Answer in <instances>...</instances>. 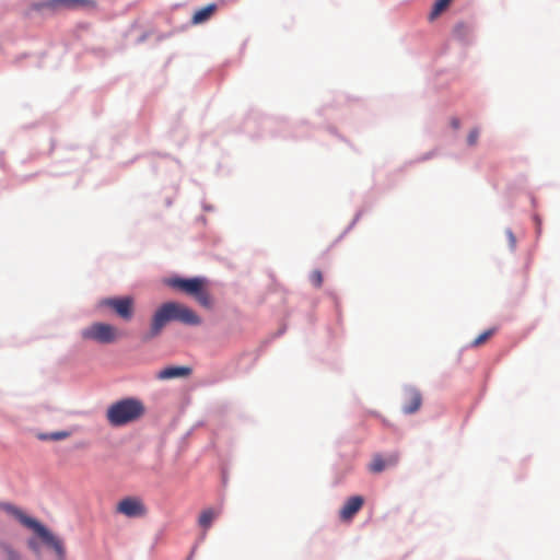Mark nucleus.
<instances>
[{"instance_id": "1", "label": "nucleus", "mask_w": 560, "mask_h": 560, "mask_svg": "<svg viewBox=\"0 0 560 560\" xmlns=\"http://www.w3.org/2000/svg\"><path fill=\"white\" fill-rule=\"evenodd\" d=\"M172 320H177L190 326L201 324V318L188 306L177 302H166L159 306L153 313L149 332L143 339L150 340L158 337Z\"/></svg>"}, {"instance_id": "2", "label": "nucleus", "mask_w": 560, "mask_h": 560, "mask_svg": "<svg viewBox=\"0 0 560 560\" xmlns=\"http://www.w3.org/2000/svg\"><path fill=\"white\" fill-rule=\"evenodd\" d=\"M144 415L143 404L135 398H125L112 404L106 412V419L113 427H122L137 421Z\"/></svg>"}, {"instance_id": "3", "label": "nucleus", "mask_w": 560, "mask_h": 560, "mask_svg": "<svg viewBox=\"0 0 560 560\" xmlns=\"http://www.w3.org/2000/svg\"><path fill=\"white\" fill-rule=\"evenodd\" d=\"M7 511L10 512L22 525L34 530L38 537L55 551L57 560H66V548L60 538L55 536L35 518L24 514L20 509L10 505L7 508Z\"/></svg>"}, {"instance_id": "4", "label": "nucleus", "mask_w": 560, "mask_h": 560, "mask_svg": "<svg viewBox=\"0 0 560 560\" xmlns=\"http://www.w3.org/2000/svg\"><path fill=\"white\" fill-rule=\"evenodd\" d=\"M165 284L170 288L184 292L192 298L203 307L211 308L213 300L206 287V279L203 278H180L172 277L165 280Z\"/></svg>"}, {"instance_id": "5", "label": "nucleus", "mask_w": 560, "mask_h": 560, "mask_svg": "<svg viewBox=\"0 0 560 560\" xmlns=\"http://www.w3.org/2000/svg\"><path fill=\"white\" fill-rule=\"evenodd\" d=\"M83 339L94 340L100 343H112L118 337L117 329L110 324L93 323L81 331Z\"/></svg>"}, {"instance_id": "6", "label": "nucleus", "mask_w": 560, "mask_h": 560, "mask_svg": "<svg viewBox=\"0 0 560 560\" xmlns=\"http://www.w3.org/2000/svg\"><path fill=\"white\" fill-rule=\"evenodd\" d=\"M100 306L110 308L124 320H130L135 312V300L131 296L106 298L100 301Z\"/></svg>"}, {"instance_id": "7", "label": "nucleus", "mask_w": 560, "mask_h": 560, "mask_svg": "<svg viewBox=\"0 0 560 560\" xmlns=\"http://www.w3.org/2000/svg\"><path fill=\"white\" fill-rule=\"evenodd\" d=\"M116 511L127 517H141L145 515L147 508L141 499L127 497L118 502Z\"/></svg>"}, {"instance_id": "8", "label": "nucleus", "mask_w": 560, "mask_h": 560, "mask_svg": "<svg viewBox=\"0 0 560 560\" xmlns=\"http://www.w3.org/2000/svg\"><path fill=\"white\" fill-rule=\"evenodd\" d=\"M79 7L95 8L96 2L94 0H47L38 5L39 9H48L51 11L75 9Z\"/></svg>"}, {"instance_id": "9", "label": "nucleus", "mask_w": 560, "mask_h": 560, "mask_svg": "<svg viewBox=\"0 0 560 560\" xmlns=\"http://www.w3.org/2000/svg\"><path fill=\"white\" fill-rule=\"evenodd\" d=\"M364 499L361 495L350 497L340 510V518L342 521H350L363 506Z\"/></svg>"}, {"instance_id": "10", "label": "nucleus", "mask_w": 560, "mask_h": 560, "mask_svg": "<svg viewBox=\"0 0 560 560\" xmlns=\"http://www.w3.org/2000/svg\"><path fill=\"white\" fill-rule=\"evenodd\" d=\"M422 404V397L418 389L409 388L405 393V402L402 406V411L405 413H413L419 410Z\"/></svg>"}, {"instance_id": "11", "label": "nucleus", "mask_w": 560, "mask_h": 560, "mask_svg": "<svg viewBox=\"0 0 560 560\" xmlns=\"http://www.w3.org/2000/svg\"><path fill=\"white\" fill-rule=\"evenodd\" d=\"M191 374V369L188 366H167L158 372L159 380H171L177 377H187Z\"/></svg>"}, {"instance_id": "12", "label": "nucleus", "mask_w": 560, "mask_h": 560, "mask_svg": "<svg viewBox=\"0 0 560 560\" xmlns=\"http://www.w3.org/2000/svg\"><path fill=\"white\" fill-rule=\"evenodd\" d=\"M398 463V455L392 454L386 459L381 455H375L369 466L370 471L378 474L386 467L395 466Z\"/></svg>"}, {"instance_id": "13", "label": "nucleus", "mask_w": 560, "mask_h": 560, "mask_svg": "<svg viewBox=\"0 0 560 560\" xmlns=\"http://www.w3.org/2000/svg\"><path fill=\"white\" fill-rule=\"evenodd\" d=\"M218 7L215 3H209L206 7H202L195 11L191 23L192 24H201L206 21H208L213 13L217 11Z\"/></svg>"}, {"instance_id": "14", "label": "nucleus", "mask_w": 560, "mask_h": 560, "mask_svg": "<svg viewBox=\"0 0 560 560\" xmlns=\"http://www.w3.org/2000/svg\"><path fill=\"white\" fill-rule=\"evenodd\" d=\"M222 509H206L203 510L198 518V524L205 529H209L212 525V522L221 514Z\"/></svg>"}, {"instance_id": "15", "label": "nucleus", "mask_w": 560, "mask_h": 560, "mask_svg": "<svg viewBox=\"0 0 560 560\" xmlns=\"http://www.w3.org/2000/svg\"><path fill=\"white\" fill-rule=\"evenodd\" d=\"M70 435V431H58L52 433H39L37 438L42 441H60L69 438Z\"/></svg>"}, {"instance_id": "16", "label": "nucleus", "mask_w": 560, "mask_h": 560, "mask_svg": "<svg viewBox=\"0 0 560 560\" xmlns=\"http://www.w3.org/2000/svg\"><path fill=\"white\" fill-rule=\"evenodd\" d=\"M452 2V0H436L433 4V8H432V11L430 13V20L433 21L434 19H436L442 12H444L450 3Z\"/></svg>"}, {"instance_id": "17", "label": "nucleus", "mask_w": 560, "mask_h": 560, "mask_svg": "<svg viewBox=\"0 0 560 560\" xmlns=\"http://www.w3.org/2000/svg\"><path fill=\"white\" fill-rule=\"evenodd\" d=\"M494 334V329H488L480 334L477 338H475L471 342V347H479L485 343L492 335Z\"/></svg>"}, {"instance_id": "18", "label": "nucleus", "mask_w": 560, "mask_h": 560, "mask_svg": "<svg viewBox=\"0 0 560 560\" xmlns=\"http://www.w3.org/2000/svg\"><path fill=\"white\" fill-rule=\"evenodd\" d=\"M310 280L315 288H320L324 281L320 270H313L310 275Z\"/></svg>"}, {"instance_id": "19", "label": "nucleus", "mask_w": 560, "mask_h": 560, "mask_svg": "<svg viewBox=\"0 0 560 560\" xmlns=\"http://www.w3.org/2000/svg\"><path fill=\"white\" fill-rule=\"evenodd\" d=\"M7 560H22L21 556L9 546L3 547Z\"/></svg>"}, {"instance_id": "20", "label": "nucleus", "mask_w": 560, "mask_h": 560, "mask_svg": "<svg viewBox=\"0 0 560 560\" xmlns=\"http://www.w3.org/2000/svg\"><path fill=\"white\" fill-rule=\"evenodd\" d=\"M478 138H479V131L478 129H472L470 130V132L468 133V137H467V142L469 145H475L478 141Z\"/></svg>"}, {"instance_id": "21", "label": "nucleus", "mask_w": 560, "mask_h": 560, "mask_svg": "<svg viewBox=\"0 0 560 560\" xmlns=\"http://www.w3.org/2000/svg\"><path fill=\"white\" fill-rule=\"evenodd\" d=\"M27 546L33 552H35L36 555H39V546L35 539H28Z\"/></svg>"}, {"instance_id": "22", "label": "nucleus", "mask_w": 560, "mask_h": 560, "mask_svg": "<svg viewBox=\"0 0 560 560\" xmlns=\"http://www.w3.org/2000/svg\"><path fill=\"white\" fill-rule=\"evenodd\" d=\"M506 234L509 236V241H510L511 246L514 247L515 246V242H516L515 241V236L513 235L512 231H510V230L506 232Z\"/></svg>"}, {"instance_id": "23", "label": "nucleus", "mask_w": 560, "mask_h": 560, "mask_svg": "<svg viewBox=\"0 0 560 560\" xmlns=\"http://www.w3.org/2000/svg\"><path fill=\"white\" fill-rule=\"evenodd\" d=\"M459 125H460V124H459V120H458L457 118H453V119H452V126H453L455 129L459 128Z\"/></svg>"}]
</instances>
